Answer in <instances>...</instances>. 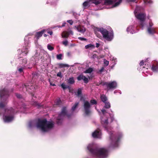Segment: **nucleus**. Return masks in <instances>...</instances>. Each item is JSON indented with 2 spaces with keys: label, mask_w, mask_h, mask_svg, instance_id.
<instances>
[{
  "label": "nucleus",
  "mask_w": 158,
  "mask_h": 158,
  "mask_svg": "<svg viewBox=\"0 0 158 158\" xmlns=\"http://www.w3.org/2000/svg\"><path fill=\"white\" fill-rule=\"evenodd\" d=\"M75 82L74 78L73 77L69 78L67 80V83L71 85L73 84Z\"/></svg>",
  "instance_id": "obj_21"
},
{
  "label": "nucleus",
  "mask_w": 158,
  "mask_h": 158,
  "mask_svg": "<svg viewBox=\"0 0 158 158\" xmlns=\"http://www.w3.org/2000/svg\"><path fill=\"white\" fill-rule=\"evenodd\" d=\"M102 85L103 86H105L107 88V90H109V86H108V85H109V82H105L104 81H103V82L102 83Z\"/></svg>",
  "instance_id": "obj_25"
},
{
  "label": "nucleus",
  "mask_w": 158,
  "mask_h": 158,
  "mask_svg": "<svg viewBox=\"0 0 158 158\" xmlns=\"http://www.w3.org/2000/svg\"><path fill=\"white\" fill-rule=\"evenodd\" d=\"M67 55L69 56L70 55V52H68L67 53Z\"/></svg>",
  "instance_id": "obj_57"
},
{
  "label": "nucleus",
  "mask_w": 158,
  "mask_h": 158,
  "mask_svg": "<svg viewBox=\"0 0 158 158\" xmlns=\"http://www.w3.org/2000/svg\"><path fill=\"white\" fill-rule=\"evenodd\" d=\"M83 106L85 114L86 115H89L90 112V108L91 106L89 102L87 101H85L84 102Z\"/></svg>",
  "instance_id": "obj_10"
},
{
  "label": "nucleus",
  "mask_w": 158,
  "mask_h": 158,
  "mask_svg": "<svg viewBox=\"0 0 158 158\" xmlns=\"http://www.w3.org/2000/svg\"><path fill=\"white\" fill-rule=\"evenodd\" d=\"M88 4L89 2L88 1H85L83 3V5L84 7H85L87 6L88 5Z\"/></svg>",
  "instance_id": "obj_35"
},
{
  "label": "nucleus",
  "mask_w": 158,
  "mask_h": 158,
  "mask_svg": "<svg viewBox=\"0 0 158 158\" xmlns=\"http://www.w3.org/2000/svg\"><path fill=\"white\" fill-rule=\"evenodd\" d=\"M79 102H76L74 105L72 107V110L73 111H74L76 109V108L79 105Z\"/></svg>",
  "instance_id": "obj_30"
},
{
  "label": "nucleus",
  "mask_w": 158,
  "mask_h": 158,
  "mask_svg": "<svg viewBox=\"0 0 158 158\" xmlns=\"http://www.w3.org/2000/svg\"><path fill=\"white\" fill-rule=\"evenodd\" d=\"M45 30L44 29L40 31L37 32L35 35V37L37 40L39 39L40 37H41L44 32Z\"/></svg>",
  "instance_id": "obj_16"
},
{
  "label": "nucleus",
  "mask_w": 158,
  "mask_h": 158,
  "mask_svg": "<svg viewBox=\"0 0 158 158\" xmlns=\"http://www.w3.org/2000/svg\"><path fill=\"white\" fill-rule=\"evenodd\" d=\"M89 2L93 1L92 3L95 4L96 5H98L101 3L99 0H89Z\"/></svg>",
  "instance_id": "obj_24"
},
{
  "label": "nucleus",
  "mask_w": 158,
  "mask_h": 158,
  "mask_svg": "<svg viewBox=\"0 0 158 158\" xmlns=\"http://www.w3.org/2000/svg\"><path fill=\"white\" fill-rule=\"evenodd\" d=\"M96 47L97 48H98L99 46L100 45L98 43H96Z\"/></svg>",
  "instance_id": "obj_52"
},
{
  "label": "nucleus",
  "mask_w": 158,
  "mask_h": 158,
  "mask_svg": "<svg viewBox=\"0 0 158 158\" xmlns=\"http://www.w3.org/2000/svg\"><path fill=\"white\" fill-rule=\"evenodd\" d=\"M104 63L105 64L106 66H107V65H108L109 64V62L107 60L104 59Z\"/></svg>",
  "instance_id": "obj_37"
},
{
  "label": "nucleus",
  "mask_w": 158,
  "mask_h": 158,
  "mask_svg": "<svg viewBox=\"0 0 158 158\" xmlns=\"http://www.w3.org/2000/svg\"><path fill=\"white\" fill-rule=\"evenodd\" d=\"M23 89H25L26 91H28L29 92H30L29 90V89H31V88H33V87L31 85L30 86L29 85H27V84H25L23 86Z\"/></svg>",
  "instance_id": "obj_19"
},
{
  "label": "nucleus",
  "mask_w": 158,
  "mask_h": 158,
  "mask_svg": "<svg viewBox=\"0 0 158 158\" xmlns=\"http://www.w3.org/2000/svg\"><path fill=\"white\" fill-rule=\"evenodd\" d=\"M47 36V35L46 34H44V36L45 37H46Z\"/></svg>",
  "instance_id": "obj_59"
},
{
  "label": "nucleus",
  "mask_w": 158,
  "mask_h": 158,
  "mask_svg": "<svg viewBox=\"0 0 158 158\" xmlns=\"http://www.w3.org/2000/svg\"><path fill=\"white\" fill-rule=\"evenodd\" d=\"M50 85L53 86H55L56 85L52 83V82H50Z\"/></svg>",
  "instance_id": "obj_53"
},
{
  "label": "nucleus",
  "mask_w": 158,
  "mask_h": 158,
  "mask_svg": "<svg viewBox=\"0 0 158 158\" xmlns=\"http://www.w3.org/2000/svg\"><path fill=\"white\" fill-rule=\"evenodd\" d=\"M61 100L59 99L57 100L56 102V105H60L61 104Z\"/></svg>",
  "instance_id": "obj_36"
},
{
  "label": "nucleus",
  "mask_w": 158,
  "mask_h": 158,
  "mask_svg": "<svg viewBox=\"0 0 158 158\" xmlns=\"http://www.w3.org/2000/svg\"><path fill=\"white\" fill-rule=\"evenodd\" d=\"M104 69V68L103 67H102L101 68V69H100L98 72H97V73H98L101 74V73H102L103 72Z\"/></svg>",
  "instance_id": "obj_38"
},
{
  "label": "nucleus",
  "mask_w": 158,
  "mask_h": 158,
  "mask_svg": "<svg viewBox=\"0 0 158 158\" xmlns=\"http://www.w3.org/2000/svg\"><path fill=\"white\" fill-rule=\"evenodd\" d=\"M131 26H130L129 27H128L127 29V30L128 31V30L130 28H131Z\"/></svg>",
  "instance_id": "obj_55"
},
{
  "label": "nucleus",
  "mask_w": 158,
  "mask_h": 158,
  "mask_svg": "<svg viewBox=\"0 0 158 158\" xmlns=\"http://www.w3.org/2000/svg\"><path fill=\"white\" fill-rule=\"evenodd\" d=\"M153 23L151 22H149V27H152Z\"/></svg>",
  "instance_id": "obj_48"
},
{
  "label": "nucleus",
  "mask_w": 158,
  "mask_h": 158,
  "mask_svg": "<svg viewBox=\"0 0 158 158\" xmlns=\"http://www.w3.org/2000/svg\"><path fill=\"white\" fill-rule=\"evenodd\" d=\"M136 0H130V1L131 2H135Z\"/></svg>",
  "instance_id": "obj_56"
},
{
  "label": "nucleus",
  "mask_w": 158,
  "mask_h": 158,
  "mask_svg": "<svg viewBox=\"0 0 158 158\" xmlns=\"http://www.w3.org/2000/svg\"><path fill=\"white\" fill-rule=\"evenodd\" d=\"M105 123L107 124H108V122L107 119L105 120L104 122Z\"/></svg>",
  "instance_id": "obj_54"
},
{
  "label": "nucleus",
  "mask_w": 158,
  "mask_h": 158,
  "mask_svg": "<svg viewBox=\"0 0 158 158\" xmlns=\"http://www.w3.org/2000/svg\"><path fill=\"white\" fill-rule=\"evenodd\" d=\"M101 135V131L98 129L92 133V136L95 138H100Z\"/></svg>",
  "instance_id": "obj_11"
},
{
  "label": "nucleus",
  "mask_w": 158,
  "mask_h": 158,
  "mask_svg": "<svg viewBox=\"0 0 158 158\" xmlns=\"http://www.w3.org/2000/svg\"><path fill=\"white\" fill-rule=\"evenodd\" d=\"M47 33L49 34L50 35H52L53 33L52 31H48Z\"/></svg>",
  "instance_id": "obj_51"
},
{
  "label": "nucleus",
  "mask_w": 158,
  "mask_h": 158,
  "mask_svg": "<svg viewBox=\"0 0 158 158\" xmlns=\"http://www.w3.org/2000/svg\"><path fill=\"white\" fill-rule=\"evenodd\" d=\"M9 96V92L8 89L4 88L0 89V108L4 107L7 103V99Z\"/></svg>",
  "instance_id": "obj_3"
},
{
  "label": "nucleus",
  "mask_w": 158,
  "mask_h": 158,
  "mask_svg": "<svg viewBox=\"0 0 158 158\" xmlns=\"http://www.w3.org/2000/svg\"><path fill=\"white\" fill-rule=\"evenodd\" d=\"M122 0H105L104 5H112L114 3V4L113 5V7L118 6L122 2Z\"/></svg>",
  "instance_id": "obj_8"
},
{
  "label": "nucleus",
  "mask_w": 158,
  "mask_h": 158,
  "mask_svg": "<svg viewBox=\"0 0 158 158\" xmlns=\"http://www.w3.org/2000/svg\"><path fill=\"white\" fill-rule=\"evenodd\" d=\"M67 22L70 23L71 25H72L73 23V21L72 20H69L67 21Z\"/></svg>",
  "instance_id": "obj_45"
},
{
  "label": "nucleus",
  "mask_w": 158,
  "mask_h": 158,
  "mask_svg": "<svg viewBox=\"0 0 158 158\" xmlns=\"http://www.w3.org/2000/svg\"><path fill=\"white\" fill-rule=\"evenodd\" d=\"M62 54H60L57 55L56 56L57 59L58 60H61L62 59Z\"/></svg>",
  "instance_id": "obj_34"
},
{
  "label": "nucleus",
  "mask_w": 158,
  "mask_h": 158,
  "mask_svg": "<svg viewBox=\"0 0 158 158\" xmlns=\"http://www.w3.org/2000/svg\"><path fill=\"white\" fill-rule=\"evenodd\" d=\"M136 18L140 22V26L142 27H144V22L146 18L145 14L143 13H139L137 15H135Z\"/></svg>",
  "instance_id": "obj_9"
},
{
  "label": "nucleus",
  "mask_w": 158,
  "mask_h": 158,
  "mask_svg": "<svg viewBox=\"0 0 158 158\" xmlns=\"http://www.w3.org/2000/svg\"><path fill=\"white\" fill-rule=\"evenodd\" d=\"M98 31L102 34L103 38L107 41H111L114 38V32L113 31L109 32L106 29L102 28H98Z\"/></svg>",
  "instance_id": "obj_5"
},
{
  "label": "nucleus",
  "mask_w": 158,
  "mask_h": 158,
  "mask_svg": "<svg viewBox=\"0 0 158 158\" xmlns=\"http://www.w3.org/2000/svg\"><path fill=\"white\" fill-rule=\"evenodd\" d=\"M16 95L17 97L18 98H22V96L21 95L19 94H16Z\"/></svg>",
  "instance_id": "obj_43"
},
{
  "label": "nucleus",
  "mask_w": 158,
  "mask_h": 158,
  "mask_svg": "<svg viewBox=\"0 0 158 158\" xmlns=\"http://www.w3.org/2000/svg\"><path fill=\"white\" fill-rule=\"evenodd\" d=\"M62 44L65 46H67L68 45V41L67 40H66L62 42Z\"/></svg>",
  "instance_id": "obj_41"
},
{
  "label": "nucleus",
  "mask_w": 158,
  "mask_h": 158,
  "mask_svg": "<svg viewBox=\"0 0 158 158\" xmlns=\"http://www.w3.org/2000/svg\"><path fill=\"white\" fill-rule=\"evenodd\" d=\"M78 39L82 41H87V39L85 38L81 37H79L78 38Z\"/></svg>",
  "instance_id": "obj_42"
},
{
  "label": "nucleus",
  "mask_w": 158,
  "mask_h": 158,
  "mask_svg": "<svg viewBox=\"0 0 158 158\" xmlns=\"http://www.w3.org/2000/svg\"><path fill=\"white\" fill-rule=\"evenodd\" d=\"M152 70L154 72L158 71V62L154 61L152 65Z\"/></svg>",
  "instance_id": "obj_12"
},
{
  "label": "nucleus",
  "mask_w": 158,
  "mask_h": 158,
  "mask_svg": "<svg viewBox=\"0 0 158 158\" xmlns=\"http://www.w3.org/2000/svg\"><path fill=\"white\" fill-rule=\"evenodd\" d=\"M53 123L51 122L48 121L46 119H39L37 123L38 128H40L43 132H47L54 127Z\"/></svg>",
  "instance_id": "obj_2"
},
{
  "label": "nucleus",
  "mask_w": 158,
  "mask_h": 158,
  "mask_svg": "<svg viewBox=\"0 0 158 158\" xmlns=\"http://www.w3.org/2000/svg\"><path fill=\"white\" fill-rule=\"evenodd\" d=\"M93 71V69L92 68H89L85 70L84 73H90Z\"/></svg>",
  "instance_id": "obj_27"
},
{
  "label": "nucleus",
  "mask_w": 158,
  "mask_h": 158,
  "mask_svg": "<svg viewBox=\"0 0 158 158\" xmlns=\"http://www.w3.org/2000/svg\"><path fill=\"white\" fill-rule=\"evenodd\" d=\"M105 104V107L106 109H109L110 107V104L109 102H106L104 103Z\"/></svg>",
  "instance_id": "obj_28"
},
{
  "label": "nucleus",
  "mask_w": 158,
  "mask_h": 158,
  "mask_svg": "<svg viewBox=\"0 0 158 158\" xmlns=\"http://www.w3.org/2000/svg\"><path fill=\"white\" fill-rule=\"evenodd\" d=\"M122 136V134L121 133H119L117 135H114L112 133H110V147L114 148L118 146V143Z\"/></svg>",
  "instance_id": "obj_6"
},
{
  "label": "nucleus",
  "mask_w": 158,
  "mask_h": 158,
  "mask_svg": "<svg viewBox=\"0 0 158 158\" xmlns=\"http://www.w3.org/2000/svg\"><path fill=\"white\" fill-rule=\"evenodd\" d=\"M61 86L64 89H65L67 88V85L63 83L61 85Z\"/></svg>",
  "instance_id": "obj_39"
},
{
  "label": "nucleus",
  "mask_w": 158,
  "mask_h": 158,
  "mask_svg": "<svg viewBox=\"0 0 158 158\" xmlns=\"http://www.w3.org/2000/svg\"><path fill=\"white\" fill-rule=\"evenodd\" d=\"M75 27L78 31L81 33H84L85 31V28L83 26L81 25H79L77 26H75Z\"/></svg>",
  "instance_id": "obj_15"
},
{
  "label": "nucleus",
  "mask_w": 158,
  "mask_h": 158,
  "mask_svg": "<svg viewBox=\"0 0 158 158\" xmlns=\"http://www.w3.org/2000/svg\"><path fill=\"white\" fill-rule=\"evenodd\" d=\"M72 114H69L67 113V111L66 108L65 107L62 108L61 113L59 114L57 117L56 123L58 125L62 123L64 117L66 116L67 117L69 118L72 116Z\"/></svg>",
  "instance_id": "obj_7"
},
{
  "label": "nucleus",
  "mask_w": 158,
  "mask_h": 158,
  "mask_svg": "<svg viewBox=\"0 0 158 158\" xmlns=\"http://www.w3.org/2000/svg\"><path fill=\"white\" fill-rule=\"evenodd\" d=\"M144 62L143 61V60H141L139 63V65L140 66H142L144 65Z\"/></svg>",
  "instance_id": "obj_46"
},
{
  "label": "nucleus",
  "mask_w": 158,
  "mask_h": 158,
  "mask_svg": "<svg viewBox=\"0 0 158 158\" xmlns=\"http://www.w3.org/2000/svg\"><path fill=\"white\" fill-rule=\"evenodd\" d=\"M75 94L77 96V97H81L80 100H81L83 97L81 96L82 95V89L81 88H79L77 91L76 93H75Z\"/></svg>",
  "instance_id": "obj_18"
},
{
  "label": "nucleus",
  "mask_w": 158,
  "mask_h": 158,
  "mask_svg": "<svg viewBox=\"0 0 158 158\" xmlns=\"http://www.w3.org/2000/svg\"><path fill=\"white\" fill-rule=\"evenodd\" d=\"M144 2L146 3H152V1L151 0H144Z\"/></svg>",
  "instance_id": "obj_40"
},
{
  "label": "nucleus",
  "mask_w": 158,
  "mask_h": 158,
  "mask_svg": "<svg viewBox=\"0 0 158 158\" xmlns=\"http://www.w3.org/2000/svg\"><path fill=\"white\" fill-rule=\"evenodd\" d=\"M102 82H103V81H101V82H100L98 83H97V84H96V85L97 86H99L100 85H102Z\"/></svg>",
  "instance_id": "obj_50"
},
{
  "label": "nucleus",
  "mask_w": 158,
  "mask_h": 158,
  "mask_svg": "<svg viewBox=\"0 0 158 158\" xmlns=\"http://www.w3.org/2000/svg\"><path fill=\"white\" fill-rule=\"evenodd\" d=\"M101 111L103 114H105L106 113V111L105 109H102L101 110Z\"/></svg>",
  "instance_id": "obj_49"
},
{
  "label": "nucleus",
  "mask_w": 158,
  "mask_h": 158,
  "mask_svg": "<svg viewBox=\"0 0 158 158\" xmlns=\"http://www.w3.org/2000/svg\"><path fill=\"white\" fill-rule=\"evenodd\" d=\"M95 34L97 35V32H95Z\"/></svg>",
  "instance_id": "obj_60"
},
{
  "label": "nucleus",
  "mask_w": 158,
  "mask_h": 158,
  "mask_svg": "<svg viewBox=\"0 0 158 158\" xmlns=\"http://www.w3.org/2000/svg\"><path fill=\"white\" fill-rule=\"evenodd\" d=\"M77 79L78 81L82 80L84 81V83L86 84L89 81L88 79L82 74H81L78 76L77 77Z\"/></svg>",
  "instance_id": "obj_13"
},
{
  "label": "nucleus",
  "mask_w": 158,
  "mask_h": 158,
  "mask_svg": "<svg viewBox=\"0 0 158 158\" xmlns=\"http://www.w3.org/2000/svg\"><path fill=\"white\" fill-rule=\"evenodd\" d=\"M15 112H17V111H15L11 107L9 109H6L3 117L4 122L6 123H10L13 121L14 118V115Z\"/></svg>",
  "instance_id": "obj_4"
},
{
  "label": "nucleus",
  "mask_w": 158,
  "mask_h": 158,
  "mask_svg": "<svg viewBox=\"0 0 158 158\" xmlns=\"http://www.w3.org/2000/svg\"><path fill=\"white\" fill-rule=\"evenodd\" d=\"M24 69V68H19L18 69V71L20 73H22L23 72V70Z\"/></svg>",
  "instance_id": "obj_47"
},
{
  "label": "nucleus",
  "mask_w": 158,
  "mask_h": 158,
  "mask_svg": "<svg viewBox=\"0 0 158 158\" xmlns=\"http://www.w3.org/2000/svg\"><path fill=\"white\" fill-rule=\"evenodd\" d=\"M47 48L50 51H51L53 50L54 49V47L52 46L49 44H48V45Z\"/></svg>",
  "instance_id": "obj_32"
},
{
  "label": "nucleus",
  "mask_w": 158,
  "mask_h": 158,
  "mask_svg": "<svg viewBox=\"0 0 158 158\" xmlns=\"http://www.w3.org/2000/svg\"><path fill=\"white\" fill-rule=\"evenodd\" d=\"M57 76L61 77L62 76L61 72H59L57 74Z\"/></svg>",
  "instance_id": "obj_44"
},
{
  "label": "nucleus",
  "mask_w": 158,
  "mask_h": 158,
  "mask_svg": "<svg viewBox=\"0 0 158 158\" xmlns=\"http://www.w3.org/2000/svg\"><path fill=\"white\" fill-rule=\"evenodd\" d=\"M58 65L60 68H64L69 67V65L67 64H64L62 63H59Z\"/></svg>",
  "instance_id": "obj_26"
},
{
  "label": "nucleus",
  "mask_w": 158,
  "mask_h": 158,
  "mask_svg": "<svg viewBox=\"0 0 158 158\" xmlns=\"http://www.w3.org/2000/svg\"><path fill=\"white\" fill-rule=\"evenodd\" d=\"M95 46L94 45L92 44H89L86 45H85V48L86 49H92L94 48H95Z\"/></svg>",
  "instance_id": "obj_22"
},
{
  "label": "nucleus",
  "mask_w": 158,
  "mask_h": 158,
  "mask_svg": "<svg viewBox=\"0 0 158 158\" xmlns=\"http://www.w3.org/2000/svg\"><path fill=\"white\" fill-rule=\"evenodd\" d=\"M109 90L115 88L117 86V84L116 81H113L109 82Z\"/></svg>",
  "instance_id": "obj_14"
},
{
  "label": "nucleus",
  "mask_w": 158,
  "mask_h": 158,
  "mask_svg": "<svg viewBox=\"0 0 158 158\" xmlns=\"http://www.w3.org/2000/svg\"><path fill=\"white\" fill-rule=\"evenodd\" d=\"M69 35V33L67 31H63L62 34V36L63 38H68Z\"/></svg>",
  "instance_id": "obj_23"
},
{
  "label": "nucleus",
  "mask_w": 158,
  "mask_h": 158,
  "mask_svg": "<svg viewBox=\"0 0 158 158\" xmlns=\"http://www.w3.org/2000/svg\"><path fill=\"white\" fill-rule=\"evenodd\" d=\"M22 52L23 53H24L25 55H27L28 52V47H26L24 50H22Z\"/></svg>",
  "instance_id": "obj_29"
},
{
  "label": "nucleus",
  "mask_w": 158,
  "mask_h": 158,
  "mask_svg": "<svg viewBox=\"0 0 158 158\" xmlns=\"http://www.w3.org/2000/svg\"><path fill=\"white\" fill-rule=\"evenodd\" d=\"M100 98L102 102L104 103H105L106 102V101L107 100V97L104 94H102L101 95Z\"/></svg>",
  "instance_id": "obj_20"
},
{
  "label": "nucleus",
  "mask_w": 158,
  "mask_h": 158,
  "mask_svg": "<svg viewBox=\"0 0 158 158\" xmlns=\"http://www.w3.org/2000/svg\"><path fill=\"white\" fill-rule=\"evenodd\" d=\"M65 23H63L62 25V27H64L65 25Z\"/></svg>",
  "instance_id": "obj_58"
},
{
  "label": "nucleus",
  "mask_w": 158,
  "mask_h": 158,
  "mask_svg": "<svg viewBox=\"0 0 158 158\" xmlns=\"http://www.w3.org/2000/svg\"><path fill=\"white\" fill-rule=\"evenodd\" d=\"M87 148L93 156L97 158H106L107 156L108 150L105 148H98L92 145H89Z\"/></svg>",
  "instance_id": "obj_1"
},
{
  "label": "nucleus",
  "mask_w": 158,
  "mask_h": 158,
  "mask_svg": "<svg viewBox=\"0 0 158 158\" xmlns=\"http://www.w3.org/2000/svg\"><path fill=\"white\" fill-rule=\"evenodd\" d=\"M148 31L149 34L152 35L156 33V29L154 27H148Z\"/></svg>",
  "instance_id": "obj_17"
},
{
  "label": "nucleus",
  "mask_w": 158,
  "mask_h": 158,
  "mask_svg": "<svg viewBox=\"0 0 158 158\" xmlns=\"http://www.w3.org/2000/svg\"><path fill=\"white\" fill-rule=\"evenodd\" d=\"M27 60L26 59H22L21 64H25L27 63Z\"/></svg>",
  "instance_id": "obj_33"
},
{
  "label": "nucleus",
  "mask_w": 158,
  "mask_h": 158,
  "mask_svg": "<svg viewBox=\"0 0 158 158\" xmlns=\"http://www.w3.org/2000/svg\"><path fill=\"white\" fill-rule=\"evenodd\" d=\"M90 102L92 105H96L97 103V101L94 99H92L90 100Z\"/></svg>",
  "instance_id": "obj_31"
}]
</instances>
